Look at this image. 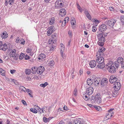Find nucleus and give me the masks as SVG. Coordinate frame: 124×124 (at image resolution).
<instances>
[{"instance_id":"obj_42","label":"nucleus","mask_w":124,"mask_h":124,"mask_svg":"<svg viewBox=\"0 0 124 124\" xmlns=\"http://www.w3.org/2000/svg\"><path fill=\"white\" fill-rule=\"evenodd\" d=\"M2 45H1L0 46V50L5 51L6 50V49L4 48V47Z\"/></svg>"},{"instance_id":"obj_21","label":"nucleus","mask_w":124,"mask_h":124,"mask_svg":"<svg viewBox=\"0 0 124 124\" xmlns=\"http://www.w3.org/2000/svg\"><path fill=\"white\" fill-rule=\"evenodd\" d=\"M117 91H116L115 90V89L114 91L113 92H112V96L113 97H115L117 96L118 94V92Z\"/></svg>"},{"instance_id":"obj_54","label":"nucleus","mask_w":124,"mask_h":124,"mask_svg":"<svg viewBox=\"0 0 124 124\" xmlns=\"http://www.w3.org/2000/svg\"><path fill=\"white\" fill-rule=\"evenodd\" d=\"M98 54H99L100 56H103L104 55L103 52H99Z\"/></svg>"},{"instance_id":"obj_15","label":"nucleus","mask_w":124,"mask_h":124,"mask_svg":"<svg viewBox=\"0 0 124 124\" xmlns=\"http://www.w3.org/2000/svg\"><path fill=\"white\" fill-rule=\"evenodd\" d=\"M96 62L94 60L91 61L89 63L90 67L92 68H94L96 65Z\"/></svg>"},{"instance_id":"obj_36","label":"nucleus","mask_w":124,"mask_h":124,"mask_svg":"<svg viewBox=\"0 0 124 124\" xmlns=\"http://www.w3.org/2000/svg\"><path fill=\"white\" fill-rule=\"evenodd\" d=\"M104 42H102L101 41H100L99 40L98 42L97 43L99 46H103L104 44Z\"/></svg>"},{"instance_id":"obj_7","label":"nucleus","mask_w":124,"mask_h":124,"mask_svg":"<svg viewBox=\"0 0 124 124\" xmlns=\"http://www.w3.org/2000/svg\"><path fill=\"white\" fill-rule=\"evenodd\" d=\"M114 109V108H111L108 110V111L109 112V113H107L106 114V117H108V119H107V120L110 118H109V116H110V117H112V115L114 114V112L112 111Z\"/></svg>"},{"instance_id":"obj_35","label":"nucleus","mask_w":124,"mask_h":124,"mask_svg":"<svg viewBox=\"0 0 124 124\" xmlns=\"http://www.w3.org/2000/svg\"><path fill=\"white\" fill-rule=\"evenodd\" d=\"M47 108V107H43L41 109L42 110V112L43 113H44V111L46 112V110Z\"/></svg>"},{"instance_id":"obj_27","label":"nucleus","mask_w":124,"mask_h":124,"mask_svg":"<svg viewBox=\"0 0 124 124\" xmlns=\"http://www.w3.org/2000/svg\"><path fill=\"white\" fill-rule=\"evenodd\" d=\"M34 109H37L39 111V112H38L39 113V114H41V112H40V111H41V108H40L38 106L36 105H35L34 106Z\"/></svg>"},{"instance_id":"obj_5","label":"nucleus","mask_w":124,"mask_h":124,"mask_svg":"<svg viewBox=\"0 0 124 124\" xmlns=\"http://www.w3.org/2000/svg\"><path fill=\"white\" fill-rule=\"evenodd\" d=\"M108 83V79L105 78H103L101 81V85L102 87L106 86L107 85Z\"/></svg>"},{"instance_id":"obj_38","label":"nucleus","mask_w":124,"mask_h":124,"mask_svg":"<svg viewBox=\"0 0 124 124\" xmlns=\"http://www.w3.org/2000/svg\"><path fill=\"white\" fill-rule=\"evenodd\" d=\"M39 56L42 59H44L46 57L45 55L44 54H41L39 55Z\"/></svg>"},{"instance_id":"obj_37","label":"nucleus","mask_w":124,"mask_h":124,"mask_svg":"<svg viewBox=\"0 0 124 124\" xmlns=\"http://www.w3.org/2000/svg\"><path fill=\"white\" fill-rule=\"evenodd\" d=\"M86 95H84L83 96V97L85 100L87 101V100H88L89 99H90V98H89V95L87 96V94Z\"/></svg>"},{"instance_id":"obj_25","label":"nucleus","mask_w":124,"mask_h":124,"mask_svg":"<svg viewBox=\"0 0 124 124\" xmlns=\"http://www.w3.org/2000/svg\"><path fill=\"white\" fill-rule=\"evenodd\" d=\"M94 81L95 83V85H96V84L98 85L100 82V80L99 79L97 78H96L95 79Z\"/></svg>"},{"instance_id":"obj_60","label":"nucleus","mask_w":124,"mask_h":124,"mask_svg":"<svg viewBox=\"0 0 124 124\" xmlns=\"http://www.w3.org/2000/svg\"><path fill=\"white\" fill-rule=\"evenodd\" d=\"M61 2V0H57L55 2V4L59 5V4H60V2Z\"/></svg>"},{"instance_id":"obj_1","label":"nucleus","mask_w":124,"mask_h":124,"mask_svg":"<svg viewBox=\"0 0 124 124\" xmlns=\"http://www.w3.org/2000/svg\"><path fill=\"white\" fill-rule=\"evenodd\" d=\"M107 68L109 72L110 73H114L116 71V68L114 65H109Z\"/></svg>"},{"instance_id":"obj_48","label":"nucleus","mask_w":124,"mask_h":124,"mask_svg":"<svg viewBox=\"0 0 124 124\" xmlns=\"http://www.w3.org/2000/svg\"><path fill=\"white\" fill-rule=\"evenodd\" d=\"M44 121L46 122L48 121L49 120V119H48L46 117H44L43 118Z\"/></svg>"},{"instance_id":"obj_16","label":"nucleus","mask_w":124,"mask_h":124,"mask_svg":"<svg viewBox=\"0 0 124 124\" xmlns=\"http://www.w3.org/2000/svg\"><path fill=\"white\" fill-rule=\"evenodd\" d=\"M98 36L99 37L98 38L99 41H101L102 42H105V38L104 37H103L102 35H100L99 34H98Z\"/></svg>"},{"instance_id":"obj_47","label":"nucleus","mask_w":124,"mask_h":124,"mask_svg":"<svg viewBox=\"0 0 124 124\" xmlns=\"http://www.w3.org/2000/svg\"><path fill=\"white\" fill-rule=\"evenodd\" d=\"M84 13L85 14L86 16H88L89 15H90L87 10H85L84 11Z\"/></svg>"},{"instance_id":"obj_63","label":"nucleus","mask_w":124,"mask_h":124,"mask_svg":"<svg viewBox=\"0 0 124 124\" xmlns=\"http://www.w3.org/2000/svg\"><path fill=\"white\" fill-rule=\"evenodd\" d=\"M16 52V50L15 49H14L12 50L10 53H12L15 54Z\"/></svg>"},{"instance_id":"obj_20","label":"nucleus","mask_w":124,"mask_h":124,"mask_svg":"<svg viewBox=\"0 0 124 124\" xmlns=\"http://www.w3.org/2000/svg\"><path fill=\"white\" fill-rule=\"evenodd\" d=\"M32 71L31 72L33 74L36 73L37 72V67L36 66H34L31 68Z\"/></svg>"},{"instance_id":"obj_57","label":"nucleus","mask_w":124,"mask_h":124,"mask_svg":"<svg viewBox=\"0 0 124 124\" xmlns=\"http://www.w3.org/2000/svg\"><path fill=\"white\" fill-rule=\"evenodd\" d=\"M25 59V60H27L30 58V57L27 55H26L24 57Z\"/></svg>"},{"instance_id":"obj_61","label":"nucleus","mask_w":124,"mask_h":124,"mask_svg":"<svg viewBox=\"0 0 124 124\" xmlns=\"http://www.w3.org/2000/svg\"><path fill=\"white\" fill-rule=\"evenodd\" d=\"M93 30L92 31L93 32H95L96 31L97 29L94 26H93L92 27Z\"/></svg>"},{"instance_id":"obj_64","label":"nucleus","mask_w":124,"mask_h":124,"mask_svg":"<svg viewBox=\"0 0 124 124\" xmlns=\"http://www.w3.org/2000/svg\"><path fill=\"white\" fill-rule=\"evenodd\" d=\"M121 64V67L123 68H124V61L122 62Z\"/></svg>"},{"instance_id":"obj_6","label":"nucleus","mask_w":124,"mask_h":124,"mask_svg":"<svg viewBox=\"0 0 124 124\" xmlns=\"http://www.w3.org/2000/svg\"><path fill=\"white\" fill-rule=\"evenodd\" d=\"M107 28L106 25L102 24L100 25L99 28V31L102 32L106 31Z\"/></svg>"},{"instance_id":"obj_14","label":"nucleus","mask_w":124,"mask_h":124,"mask_svg":"<svg viewBox=\"0 0 124 124\" xmlns=\"http://www.w3.org/2000/svg\"><path fill=\"white\" fill-rule=\"evenodd\" d=\"M96 97L95 102L98 104H99L101 102V98L100 95L98 94H96Z\"/></svg>"},{"instance_id":"obj_45","label":"nucleus","mask_w":124,"mask_h":124,"mask_svg":"<svg viewBox=\"0 0 124 124\" xmlns=\"http://www.w3.org/2000/svg\"><path fill=\"white\" fill-rule=\"evenodd\" d=\"M120 19L121 22L123 23H124V16H121Z\"/></svg>"},{"instance_id":"obj_8","label":"nucleus","mask_w":124,"mask_h":124,"mask_svg":"<svg viewBox=\"0 0 124 124\" xmlns=\"http://www.w3.org/2000/svg\"><path fill=\"white\" fill-rule=\"evenodd\" d=\"M45 69L44 67L42 66H40L37 68V72L38 74H41L44 71Z\"/></svg>"},{"instance_id":"obj_18","label":"nucleus","mask_w":124,"mask_h":124,"mask_svg":"<svg viewBox=\"0 0 124 124\" xmlns=\"http://www.w3.org/2000/svg\"><path fill=\"white\" fill-rule=\"evenodd\" d=\"M96 97V95H93L91 96V100L92 103L95 102Z\"/></svg>"},{"instance_id":"obj_53","label":"nucleus","mask_w":124,"mask_h":124,"mask_svg":"<svg viewBox=\"0 0 124 124\" xmlns=\"http://www.w3.org/2000/svg\"><path fill=\"white\" fill-rule=\"evenodd\" d=\"M15 54L12 53H10L9 54V55L10 57H14Z\"/></svg>"},{"instance_id":"obj_39","label":"nucleus","mask_w":124,"mask_h":124,"mask_svg":"<svg viewBox=\"0 0 124 124\" xmlns=\"http://www.w3.org/2000/svg\"><path fill=\"white\" fill-rule=\"evenodd\" d=\"M54 64V61L53 60H51L49 62L48 64V65L52 66Z\"/></svg>"},{"instance_id":"obj_49","label":"nucleus","mask_w":124,"mask_h":124,"mask_svg":"<svg viewBox=\"0 0 124 124\" xmlns=\"http://www.w3.org/2000/svg\"><path fill=\"white\" fill-rule=\"evenodd\" d=\"M77 7L78 9L79 10L80 12H82V9L80 7L79 4H77Z\"/></svg>"},{"instance_id":"obj_22","label":"nucleus","mask_w":124,"mask_h":124,"mask_svg":"<svg viewBox=\"0 0 124 124\" xmlns=\"http://www.w3.org/2000/svg\"><path fill=\"white\" fill-rule=\"evenodd\" d=\"M123 59L122 57H119L117 59V62L120 64H121L122 62L123 61Z\"/></svg>"},{"instance_id":"obj_12","label":"nucleus","mask_w":124,"mask_h":124,"mask_svg":"<svg viewBox=\"0 0 124 124\" xmlns=\"http://www.w3.org/2000/svg\"><path fill=\"white\" fill-rule=\"evenodd\" d=\"M114 88L116 91H118L119 90L121 87V84L119 82H116L115 84Z\"/></svg>"},{"instance_id":"obj_46","label":"nucleus","mask_w":124,"mask_h":124,"mask_svg":"<svg viewBox=\"0 0 124 124\" xmlns=\"http://www.w3.org/2000/svg\"><path fill=\"white\" fill-rule=\"evenodd\" d=\"M25 42V41L24 40L22 39H21L19 41L20 43V44L23 45L24 44V42Z\"/></svg>"},{"instance_id":"obj_30","label":"nucleus","mask_w":124,"mask_h":124,"mask_svg":"<svg viewBox=\"0 0 124 124\" xmlns=\"http://www.w3.org/2000/svg\"><path fill=\"white\" fill-rule=\"evenodd\" d=\"M60 11L63 14H62L64 16L66 15V10L63 8L61 9L60 10Z\"/></svg>"},{"instance_id":"obj_40","label":"nucleus","mask_w":124,"mask_h":124,"mask_svg":"<svg viewBox=\"0 0 124 124\" xmlns=\"http://www.w3.org/2000/svg\"><path fill=\"white\" fill-rule=\"evenodd\" d=\"M69 19V17H66L64 20V24L63 25V26H65L66 23V22H67L68 21V20Z\"/></svg>"},{"instance_id":"obj_29","label":"nucleus","mask_w":124,"mask_h":124,"mask_svg":"<svg viewBox=\"0 0 124 124\" xmlns=\"http://www.w3.org/2000/svg\"><path fill=\"white\" fill-rule=\"evenodd\" d=\"M56 39L55 38L54 39H53L51 40L50 39L49 40L48 42H49V44H53L54 43V41H56Z\"/></svg>"},{"instance_id":"obj_44","label":"nucleus","mask_w":124,"mask_h":124,"mask_svg":"<svg viewBox=\"0 0 124 124\" xmlns=\"http://www.w3.org/2000/svg\"><path fill=\"white\" fill-rule=\"evenodd\" d=\"M73 94L75 96H76L77 95V90L75 88L74 89V91L73 92Z\"/></svg>"},{"instance_id":"obj_41","label":"nucleus","mask_w":124,"mask_h":124,"mask_svg":"<svg viewBox=\"0 0 124 124\" xmlns=\"http://www.w3.org/2000/svg\"><path fill=\"white\" fill-rule=\"evenodd\" d=\"M94 107L98 111H100L101 110V107L99 106H95Z\"/></svg>"},{"instance_id":"obj_62","label":"nucleus","mask_w":124,"mask_h":124,"mask_svg":"<svg viewBox=\"0 0 124 124\" xmlns=\"http://www.w3.org/2000/svg\"><path fill=\"white\" fill-rule=\"evenodd\" d=\"M16 70H10V72L12 74H13L14 73L16 72Z\"/></svg>"},{"instance_id":"obj_13","label":"nucleus","mask_w":124,"mask_h":124,"mask_svg":"<svg viewBox=\"0 0 124 124\" xmlns=\"http://www.w3.org/2000/svg\"><path fill=\"white\" fill-rule=\"evenodd\" d=\"M54 27L53 26H52L48 27V31H47V33L48 34H49L48 36H49L54 31V29H53Z\"/></svg>"},{"instance_id":"obj_19","label":"nucleus","mask_w":124,"mask_h":124,"mask_svg":"<svg viewBox=\"0 0 124 124\" xmlns=\"http://www.w3.org/2000/svg\"><path fill=\"white\" fill-rule=\"evenodd\" d=\"M73 124H82V123L80 120L76 119L74 120Z\"/></svg>"},{"instance_id":"obj_33","label":"nucleus","mask_w":124,"mask_h":124,"mask_svg":"<svg viewBox=\"0 0 124 124\" xmlns=\"http://www.w3.org/2000/svg\"><path fill=\"white\" fill-rule=\"evenodd\" d=\"M31 72V70L30 69H26L25 70V73L27 75H29Z\"/></svg>"},{"instance_id":"obj_34","label":"nucleus","mask_w":124,"mask_h":124,"mask_svg":"<svg viewBox=\"0 0 124 124\" xmlns=\"http://www.w3.org/2000/svg\"><path fill=\"white\" fill-rule=\"evenodd\" d=\"M30 111L32 112L35 113H36L37 112V110L36 109L34 108V109L32 108H31L30 109Z\"/></svg>"},{"instance_id":"obj_55","label":"nucleus","mask_w":124,"mask_h":124,"mask_svg":"<svg viewBox=\"0 0 124 124\" xmlns=\"http://www.w3.org/2000/svg\"><path fill=\"white\" fill-rule=\"evenodd\" d=\"M100 35L102 34V36H103V37H104L105 38V37H106L107 35V33L105 34L104 33V32H102L101 33H100Z\"/></svg>"},{"instance_id":"obj_24","label":"nucleus","mask_w":124,"mask_h":124,"mask_svg":"<svg viewBox=\"0 0 124 124\" xmlns=\"http://www.w3.org/2000/svg\"><path fill=\"white\" fill-rule=\"evenodd\" d=\"M55 18L54 17H53L51 18V20H50L49 22V24L50 25H52L55 22Z\"/></svg>"},{"instance_id":"obj_23","label":"nucleus","mask_w":124,"mask_h":124,"mask_svg":"<svg viewBox=\"0 0 124 124\" xmlns=\"http://www.w3.org/2000/svg\"><path fill=\"white\" fill-rule=\"evenodd\" d=\"M71 21H70L72 25H75L76 23L75 18L72 17L71 19Z\"/></svg>"},{"instance_id":"obj_51","label":"nucleus","mask_w":124,"mask_h":124,"mask_svg":"<svg viewBox=\"0 0 124 124\" xmlns=\"http://www.w3.org/2000/svg\"><path fill=\"white\" fill-rule=\"evenodd\" d=\"M119 64L117 62H115L114 63V64L115 65V66L117 68Z\"/></svg>"},{"instance_id":"obj_9","label":"nucleus","mask_w":124,"mask_h":124,"mask_svg":"<svg viewBox=\"0 0 124 124\" xmlns=\"http://www.w3.org/2000/svg\"><path fill=\"white\" fill-rule=\"evenodd\" d=\"M104 59L103 57L101 56H98L96 59V62L97 63H104Z\"/></svg>"},{"instance_id":"obj_17","label":"nucleus","mask_w":124,"mask_h":124,"mask_svg":"<svg viewBox=\"0 0 124 124\" xmlns=\"http://www.w3.org/2000/svg\"><path fill=\"white\" fill-rule=\"evenodd\" d=\"M99 64L97 65V67L100 69H102L105 67V63H98Z\"/></svg>"},{"instance_id":"obj_10","label":"nucleus","mask_w":124,"mask_h":124,"mask_svg":"<svg viewBox=\"0 0 124 124\" xmlns=\"http://www.w3.org/2000/svg\"><path fill=\"white\" fill-rule=\"evenodd\" d=\"M117 80V78L113 75L111 76L110 78L109 81L111 83L116 82Z\"/></svg>"},{"instance_id":"obj_4","label":"nucleus","mask_w":124,"mask_h":124,"mask_svg":"<svg viewBox=\"0 0 124 124\" xmlns=\"http://www.w3.org/2000/svg\"><path fill=\"white\" fill-rule=\"evenodd\" d=\"M20 88L22 89V90L24 92H25L24 89L26 90V91L28 93L30 96L32 97H33L32 94V92L31 91V90L29 89H26L25 87L23 86H21L20 87Z\"/></svg>"},{"instance_id":"obj_11","label":"nucleus","mask_w":124,"mask_h":124,"mask_svg":"<svg viewBox=\"0 0 124 124\" xmlns=\"http://www.w3.org/2000/svg\"><path fill=\"white\" fill-rule=\"evenodd\" d=\"M105 99L106 100H108L112 97V95L110 92L109 91L105 93Z\"/></svg>"},{"instance_id":"obj_50","label":"nucleus","mask_w":124,"mask_h":124,"mask_svg":"<svg viewBox=\"0 0 124 124\" xmlns=\"http://www.w3.org/2000/svg\"><path fill=\"white\" fill-rule=\"evenodd\" d=\"M113 62L112 61H110L107 64H106V67H108L109 65L110 66V65H112V63Z\"/></svg>"},{"instance_id":"obj_32","label":"nucleus","mask_w":124,"mask_h":124,"mask_svg":"<svg viewBox=\"0 0 124 124\" xmlns=\"http://www.w3.org/2000/svg\"><path fill=\"white\" fill-rule=\"evenodd\" d=\"M25 55L24 54L21 53L19 56V58L20 60H22L24 57Z\"/></svg>"},{"instance_id":"obj_2","label":"nucleus","mask_w":124,"mask_h":124,"mask_svg":"<svg viewBox=\"0 0 124 124\" xmlns=\"http://www.w3.org/2000/svg\"><path fill=\"white\" fill-rule=\"evenodd\" d=\"M116 22L114 19H112L110 20H108L105 21V24L108 25L111 27H112L113 26L114 23Z\"/></svg>"},{"instance_id":"obj_26","label":"nucleus","mask_w":124,"mask_h":124,"mask_svg":"<svg viewBox=\"0 0 124 124\" xmlns=\"http://www.w3.org/2000/svg\"><path fill=\"white\" fill-rule=\"evenodd\" d=\"M87 82L88 85H92L93 83V82L91 80L90 78L88 79Z\"/></svg>"},{"instance_id":"obj_43","label":"nucleus","mask_w":124,"mask_h":124,"mask_svg":"<svg viewBox=\"0 0 124 124\" xmlns=\"http://www.w3.org/2000/svg\"><path fill=\"white\" fill-rule=\"evenodd\" d=\"M47 82H46L44 84H41L40 85V86L41 87H45L47 85Z\"/></svg>"},{"instance_id":"obj_59","label":"nucleus","mask_w":124,"mask_h":124,"mask_svg":"<svg viewBox=\"0 0 124 124\" xmlns=\"http://www.w3.org/2000/svg\"><path fill=\"white\" fill-rule=\"evenodd\" d=\"M2 45L4 47V48L6 49V50L8 48V46L7 45L5 44L4 43V44H3Z\"/></svg>"},{"instance_id":"obj_31","label":"nucleus","mask_w":124,"mask_h":124,"mask_svg":"<svg viewBox=\"0 0 124 124\" xmlns=\"http://www.w3.org/2000/svg\"><path fill=\"white\" fill-rule=\"evenodd\" d=\"M5 71L4 70H3L2 68H0V73H2L3 72V73H2L1 74L3 76H5Z\"/></svg>"},{"instance_id":"obj_3","label":"nucleus","mask_w":124,"mask_h":124,"mask_svg":"<svg viewBox=\"0 0 124 124\" xmlns=\"http://www.w3.org/2000/svg\"><path fill=\"white\" fill-rule=\"evenodd\" d=\"M93 88L92 87H90L86 89L85 91V94L88 95L89 96L93 93Z\"/></svg>"},{"instance_id":"obj_28","label":"nucleus","mask_w":124,"mask_h":124,"mask_svg":"<svg viewBox=\"0 0 124 124\" xmlns=\"http://www.w3.org/2000/svg\"><path fill=\"white\" fill-rule=\"evenodd\" d=\"M105 50V48L104 47L102 46L100 47L98 52H103Z\"/></svg>"},{"instance_id":"obj_52","label":"nucleus","mask_w":124,"mask_h":124,"mask_svg":"<svg viewBox=\"0 0 124 124\" xmlns=\"http://www.w3.org/2000/svg\"><path fill=\"white\" fill-rule=\"evenodd\" d=\"M57 35L56 33H54V35H52L51 36L52 38L53 39H54L55 38H56Z\"/></svg>"},{"instance_id":"obj_58","label":"nucleus","mask_w":124,"mask_h":124,"mask_svg":"<svg viewBox=\"0 0 124 124\" xmlns=\"http://www.w3.org/2000/svg\"><path fill=\"white\" fill-rule=\"evenodd\" d=\"M21 102L23 104L25 105H27L25 101L24 100H22L21 101Z\"/></svg>"},{"instance_id":"obj_56","label":"nucleus","mask_w":124,"mask_h":124,"mask_svg":"<svg viewBox=\"0 0 124 124\" xmlns=\"http://www.w3.org/2000/svg\"><path fill=\"white\" fill-rule=\"evenodd\" d=\"M8 37V34L7 33L5 34L3 37H2V39H5L6 38Z\"/></svg>"}]
</instances>
